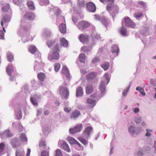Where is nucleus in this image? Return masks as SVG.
Listing matches in <instances>:
<instances>
[{
    "label": "nucleus",
    "instance_id": "f257e3e1",
    "mask_svg": "<svg viewBox=\"0 0 156 156\" xmlns=\"http://www.w3.org/2000/svg\"><path fill=\"white\" fill-rule=\"evenodd\" d=\"M110 81L108 73H105L104 75L103 78L101 81L99 86L101 94V97L103 96L105 93L106 85Z\"/></svg>",
    "mask_w": 156,
    "mask_h": 156
},
{
    "label": "nucleus",
    "instance_id": "f03ea898",
    "mask_svg": "<svg viewBox=\"0 0 156 156\" xmlns=\"http://www.w3.org/2000/svg\"><path fill=\"white\" fill-rule=\"evenodd\" d=\"M106 9L110 11L109 13L112 16L113 20L115 15L118 13V6L113 4V3H108L106 6Z\"/></svg>",
    "mask_w": 156,
    "mask_h": 156
},
{
    "label": "nucleus",
    "instance_id": "7ed1b4c3",
    "mask_svg": "<svg viewBox=\"0 0 156 156\" xmlns=\"http://www.w3.org/2000/svg\"><path fill=\"white\" fill-rule=\"evenodd\" d=\"M129 131L130 135L133 137H136L139 134L141 131L140 128L131 126L128 128Z\"/></svg>",
    "mask_w": 156,
    "mask_h": 156
},
{
    "label": "nucleus",
    "instance_id": "20e7f679",
    "mask_svg": "<svg viewBox=\"0 0 156 156\" xmlns=\"http://www.w3.org/2000/svg\"><path fill=\"white\" fill-rule=\"evenodd\" d=\"M90 26V23L85 21H82L79 22L76 26L78 29L81 31L84 30Z\"/></svg>",
    "mask_w": 156,
    "mask_h": 156
},
{
    "label": "nucleus",
    "instance_id": "39448f33",
    "mask_svg": "<svg viewBox=\"0 0 156 156\" xmlns=\"http://www.w3.org/2000/svg\"><path fill=\"white\" fill-rule=\"evenodd\" d=\"M60 94L62 97L65 99H67L69 96V93L66 87H60L59 90Z\"/></svg>",
    "mask_w": 156,
    "mask_h": 156
},
{
    "label": "nucleus",
    "instance_id": "423d86ee",
    "mask_svg": "<svg viewBox=\"0 0 156 156\" xmlns=\"http://www.w3.org/2000/svg\"><path fill=\"white\" fill-rule=\"evenodd\" d=\"M126 27L133 28L135 27V24L128 17H125L123 20Z\"/></svg>",
    "mask_w": 156,
    "mask_h": 156
},
{
    "label": "nucleus",
    "instance_id": "0eeeda50",
    "mask_svg": "<svg viewBox=\"0 0 156 156\" xmlns=\"http://www.w3.org/2000/svg\"><path fill=\"white\" fill-rule=\"evenodd\" d=\"M87 10L89 12H94L96 10L95 4L92 2H89L86 4Z\"/></svg>",
    "mask_w": 156,
    "mask_h": 156
},
{
    "label": "nucleus",
    "instance_id": "6e6552de",
    "mask_svg": "<svg viewBox=\"0 0 156 156\" xmlns=\"http://www.w3.org/2000/svg\"><path fill=\"white\" fill-rule=\"evenodd\" d=\"M59 57V55L58 52H55V51L52 52L50 53L48 56V58L49 60L58 59Z\"/></svg>",
    "mask_w": 156,
    "mask_h": 156
},
{
    "label": "nucleus",
    "instance_id": "1a4fd4ad",
    "mask_svg": "<svg viewBox=\"0 0 156 156\" xmlns=\"http://www.w3.org/2000/svg\"><path fill=\"white\" fill-rule=\"evenodd\" d=\"M11 143L12 148H16L20 146V141L16 138H14L12 139Z\"/></svg>",
    "mask_w": 156,
    "mask_h": 156
},
{
    "label": "nucleus",
    "instance_id": "9d476101",
    "mask_svg": "<svg viewBox=\"0 0 156 156\" xmlns=\"http://www.w3.org/2000/svg\"><path fill=\"white\" fill-rule=\"evenodd\" d=\"M11 17L9 15L7 14H3L2 21H1V25L2 26H3L4 23H6L9 22L10 21Z\"/></svg>",
    "mask_w": 156,
    "mask_h": 156
},
{
    "label": "nucleus",
    "instance_id": "9b49d317",
    "mask_svg": "<svg viewBox=\"0 0 156 156\" xmlns=\"http://www.w3.org/2000/svg\"><path fill=\"white\" fill-rule=\"evenodd\" d=\"M92 131V128L91 127L88 126L85 129L83 132V134L85 137L88 138L90 136L91 133Z\"/></svg>",
    "mask_w": 156,
    "mask_h": 156
},
{
    "label": "nucleus",
    "instance_id": "f8f14e48",
    "mask_svg": "<svg viewBox=\"0 0 156 156\" xmlns=\"http://www.w3.org/2000/svg\"><path fill=\"white\" fill-rule=\"evenodd\" d=\"M23 17L25 19L29 20H33L35 17V14L32 12H27L23 16Z\"/></svg>",
    "mask_w": 156,
    "mask_h": 156
},
{
    "label": "nucleus",
    "instance_id": "ddd939ff",
    "mask_svg": "<svg viewBox=\"0 0 156 156\" xmlns=\"http://www.w3.org/2000/svg\"><path fill=\"white\" fill-rule=\"evenodd\" d=\"M97 73L95 72H91L88 74L86 76V78L88 81H90L94 79L97 76Z\"/></svg>",
    "mask_w": 156,
    "mask_h": 156
},
{
    "label": "nucleus",
    "instance_id": "4468645a",
    "mask_svg": "<svg viewBox=\"0 0 156 156\" xmlns=\"http://www.w3.org/2000/svg\"><path fill=\"white\" fill-rule=\"evenodd\" d=\"M80 41L83 43H87L88 41V36L87 35L81 34L79 36Z\"/></svg>",
    "mask_w": 156,
    "mask_h": 156
},
{
    "label": "nucleus",
    "instance_id": "2eb2a0df",
    "mask_svg": "<svg viewBox=\"0 0 156 156\" xmlns=\"http://www.w3.org/2000/svg\"><path fill=\"white\" fill-rule=\"evenodd\" d=\"M62 73L65 75L67 79L70 78V74L68 69L66 66H64L62 69Z\"/></svg>",
    "mask_w": 156,
    "mask_h": 156
},
{
    "label": "nucleus",
    "instance_id": "dca6fc26",
    "mask_svg": "<svg viewBox=\"0 0 156 156\" xmlns=\"http://www.w3.org/2000/svg\"><path fill=\"white\" fill-rule=\"evenodd\" d=\"M83 94V88L81 86L79 87L76 89V96L80 97L82 96Z\"/></svg>",
    "mask_w": 156,
    "mask_h": 156
},
{
    "label": "nucleus",
    "instance_id": "f3484780",
    "mask_svg": "<svg viewBox=\"0 0 156 156\" xmlns=\"http://www.w3.org/2000/svg\"><path fill=\"white\" fill-rule=\"evenodd\" d=\"M0 137L2 139L3 138V136H5L6 137H11L12 136L13 134L10 133L9 130H6L2 134L0 133Z\"/></svg>",
    "mask_w": 156,
    "mask_h": 156
},
{
    "label": "nucleus",
    "instance_id": "a211bd4d",
    "mask_svg": "<svg viewBox=\"0 0 156 156\" xmlns=\"http://www.w3.org/2000/svg\"><path fill=\"white\" fill-rule=\"evenodd\" d=\"M140 33L142 35H147L149 34L148 29L146 27H143L140 29Z\"/></svg>",
    "mask_w": 156,
    "mask_h": 156
},
{
    "label": "nucleus",
    "instance_id": "6ab92c4d",
    "mask_svg": "<svg viewBox=\"0 0 156 156\" xmlns=\"http://www.w3.org/2000/svg\"><path fill=\"white\" fill-rule=\"evenodd\" d=\"M80 115V112L77 110L73 111L71 114V118L75 119L77 118Z\"/></svg>",
    "mask_w": 156,
    "mask_h": 156
},
{
    "label": "nucleus",
    "instance_id": "aec40b11",
    "mask_svg": "<svg viewBox=\"0 0 156 156\" xmlns=\"http://www.w3.org/2000/svg\"><path fill=\"white\" fill-rule=\"evenodd\" d=\"M87 103L90 105L91 108L93 107L96 105L95 100L92 99L88 98L87 100Z\"/></svg>",
    "mask_w": 156,
    "mask_h": 156
},
{
    "label": "nucleus",
    "instance_id": "412c9836",
    "mask_svg": "<svg viewBox=\"0 0 156 156\" xmlns=\"http://www.w3.org/2000/svg\"><path fill=\"white\" fill-rule=\"evenodd\" d=\"M86 93L87 94H91L93 91V88L91 85L87 84L86 87Z\"/></svg>",
    "mask_w": 156,
    "mask_h": 156
},
{
    "label": "nucleus",
    "instance_id": "4be33fe9",
    "mask_svg": "<svg viewBox=\"0 0 156 156\" xmlns=\"http://www.w3.org/2000/svg\"><path fill=\"white\" fill-rule=\"evenodd\" d=\"M61 148L64 150L68 152H70V150L69 148V146L67 143L65 142H64L61 145Z\"/></svg>",
    "mask_w": 156,
    "mask_h": 156
},
{
    "label": "nucleus",
    "instance_id": "5701e85b",
    "mask_svg": "<svg viewBox=\"0 0 156 156\" xmlns=\"http://www.w3.org/2000/svg\"><path fill=\"white\" fill-rule=\"evenodd\" d=\"M59 30L61 33H65L66 31V25L64 23L60 24L59 26Z\"/></svg>",
    "mask_w": 156,
    "mask_h": 156
},
{
    "label": "nucleus",
    "instance_id": "b1692460",
    "mask_svg": "<svg viewBox=\"0 0 156 156\" xmlns=\"http://www.w3.org/2000/svg\"><path fill=\"white\" fill-rule=\"evenodd\" d=\"M13 71V66L11 65H8L6 68V71L8 75L9 76H10L11 75L12 72Z\"/></svg>",
    "mask_w": 156,
    "mask_h": 156
},
{
    "label": "nucleus",
    "instance_id": "393cba45",
    "mask_svg": "<svg viewBox=\"0 0 156 156\" xmlns=\"http://www.w3.org/2000/svg\"><path fill=\"white\" fill-rule=\"evenodd\" d=\"M60 42L61 46L64 47H67L68 46V41L64 38L60 39Z\"/></svg>",
    "mask_w": 156,
    "mask_h": 156
},
{
    "label": "nucleus",
    "instance_id": "a878e982",
    "mask_svg": "<svg viewBox=\"0 0 156 156\" xmlns=\"http://www.w3.org/2000/svg\"><path fill=\"white\" fill-rule=\"evenodd\" d=\"M28 7L31 10H34L35 7L34 5V2L31 1H28L27 3Z\"/></svg>",
    "mask_w": 156,
    "mask_h": 156
},
{
    "label": "nucleus",
    "instance_id": "bb28decb",
    "mask_svg": "<svg viewBox=\"0 0 156 156\" xmlns=\"http://www.w3.org/2000/svg\"><path fill=\"white\" fill-rule=\"evenodd\" d=\"M119 48L116 45H113L112 47V53H116L117 55H118V52H119Z\"/></svg>",
    "mask_w": 156,
    "mask_h": 156
},
{
    "label": "nucleus",
    "instance_id": "cd10ccee",
    "mask_svg": "<svg viewBox=\"0 0 156 156\" xmlns=\"http://www.w3.org/2000/svg\"><path fill=\"white\" fill-rule=\"evenodd\" d=\"M120 32L123 36H127L128 35L127 30L125 27H122L120 30Z\"/></svg>",
    "mask_w": 156,
    "mask_h": 156
},
{
    "label": "nucleus",
    "instance_id": "c85d7f7f",
    "mask_svg": "<svg viewBox=\"0 0 156 156\" xmlns=\"http://www.w3.org/2000/svg\"><path fill=\"white\" fill-rule=\"evenodd\" d=\"M28 50L31 53L33 54L36 52L37 49L35 46L32 45L29 46Z\"/></svg>",
    "mask_w": 156,
    "mask_h": 156
},
{
    "label": "nucleus",
    "instance_id": "c756f323",
    "mask_svg": "<svg viewBox=\"0 0 156 156\" xmlns=\"http://www.w3.org/2000/svg\"><path fill=\"white\" fill-rule=\"evenodd\" d=\"M136 90L137 91H139L140 93L143 96H145L146 93L144 91V89L143 88H141L140 87H136Z\"/></svg>",
    "mask_w": 156,
    "mask_h": 156
},
{
    "label": "nucleus",
    "instance_id": "7c9ffc66",
    "mask_svg": "<svg viewBox=\"0 0 156 156\" xmlns=\"http://www.w3.org/2000/svg\"><path fill=\"white\" fill-rule=\"evenodd\" d=\"M67 139L69 142L71 144H75L76 142V140L74 138L72 137H68L67 138Z\"/></svg>",
    "mask_w": 156,
    "mask_h": 156
},
{
    "label": "nucleus",
    "instance_id": "2f4dec72",
    "mask_svg": "<svg viewBox=\"0 0 156 156\" xmlns=\"http://www.w3.org/2000/svg\"><path fill=\"white\" fill-rule=\"evenodd\" d=\"M85 58V55L84 54L82 53L80 55L79 59V60L81 62L84 63Z\"/></svg>",
    "mask_w": 156,
    "mask_h": 156
},
{
    "label": "nucleus",
    "instance_id": "473e14b6",
    "mask_svg": "<svg viewBox=\"0 0 156 156\" xmlns=\"http://www.w3.org/2000/svg\"><path fill=\"white\" fill-rule=\"evenodd\" d=\"M16 156H25L24 151H21L19 150H16Z\"/></svg>",
    "mask_w": 156,
    "mask_h": 156
},
{
    "label": "nucleus",
    "instance_id": "72a5a7b5",
    "mask_svg": "<svg viewBox=\"0 0 156 156\" xmlns=\"http://www.w3.org/2000/svg\"><path fill=\"white\" fill-rule=\"evenodd\" d=\"M38 78L41 81H43L45 78V75L44 73H40L38 74Z\"/></svg>",
    "mask_w": 156,
    "mask_h": 156
},
{
    "label": "nucleus",
    "instance_id": "f704fd0d",
    "mask_svg": "<svg viewBox=\"0 0 156 156\" xmlns=\"http://www.w3.org/2000/svg\"><path fill=\"white\" fill-rule=\"evenodd\" d=\"M101 66L104 70H106L108 69L109 67V65L108 62H106L101 65Z\"/></svg>",
    "mask_w": 156,
    "mask_h": 156
},
{
    "label": "nucleus",
    "instance_id": "c9c22d12",
    "mask_svg": "<svg viewBox=\"0 0 156 156\" xmlns=\"http://www.w3.org/2000/svg\"><path fill=\"white\" fill-rule=\"evenodd\" d=\"M144 154L143 152V149L142 148H140L139 150L137 151L136 156H143Z\"/></svg>",
    "mask_w": 156,
    "mask_h": 156
},
{
    "label": "nucleus",
    "instance_id": "e433bc0d",
    "mask_svg": "<svg viewBox=\"0 0 156 156\" xmlns=\"http://www.w3.org/2000/svg\"><path fill=\"white\" fill-rule=\"evenodd\" d=\"M77 127H75L73 129H70L69 130V132L70 133L74 134L77 132H79L80 131V129H78L79 130H76Z\"/></svg>",
    "mask_w": 156,
    "mask_h": 156
},
{
    "label": "nucleus",
    "instance_id": "4c0bfd02",
    "mask_svg": "<svg viewBox=\"0 0 156 156\" xmlns=\"http://www.w3.org/2000/svg\"><path fill=\"white\" fill-rule=\"evenodd\" d=\"M39 146L41 149H44L46 146L45 142L43 140H41L39 143Z\"/></svg>",
    "mask_w": 156,
    "mask_h": 156
},
{
    "label": "nucleus",
    "instance_id": "58836bf2",
    "mask_svg": "<svg viewBox=\"0 0 156 156\" xmlns=\"http://www.w3.org/2000/svg\"><path fill=\"white\" fill-rule=\"evenodd\" d=\"M7 55L8 61L9 62H11L12 60L13 59V55L10 52H8Z\"/></svg>",
    "mask_w": 156,
    "mask_h": 156
},
{
    "label": "nucleus",
    "instance_id": "ea45409f",
    "mask_svg": "<svg viewBox=\"0 0 156 156\" xmlns=\"http://www.w3.org/2000/svg\"><path fill=\"white\" fill-rule=\"evenodd\" d=\"M54 10L55 11V14L57 16H58L61 14V11L57 7H55Z\"/></svg>",
    "mask_w": 156,
    "mask_h": 156
},
{
    "label": "nucleus",
    "instance_id": "a19ab883",
    "mask_svg": "<svg viewBox=\"0 0 156 156\" xmlns=\"http://www.w3.org/2000/svg\"><path fill=\"white\" fill-rule=\"evenodd\" d=\"M91 50L90 47L84 46L81 48V50L85 52H88Z\"/></svg>",
    "mask_w": 156,
    "mask_h": 156
},
{
    "label": "nucleus",
    "instance_id": "79ce46f5",
    "mask_svg": "<svg viewBox=\"0 0 156 156\" xmlns=\"http://www.w3.org/2000/svg\"><path fill=\"white\" fill-rule=\"evenodd\" d=\"M30 101L35 106H38L37 101L35 98L33 97H31L30 98Z\"/></svg>",
    "mask_w": 156,
    "mask_h": 156
},
{
    "label": "nucleus",
    "instance_id": "37998d69",
    "mask_svg": "<svg viewBox=\"0 0 156 156\" xmlns=\"http://www.w3.org/2000/svg\"><path fill=\"white\" fill-rule=\"evenodd\" d=\"M78 5V7L80 8H83L85 6V1L82 0L79 2Z\"/></svg>",
    "mask_w": 156,
    "mask_h": 156
},
{
    "label": "nucleus",
    "instance_id": "c03bdc74",
    "mask_svg": "<svg viewBox=\"0 0 156 156\" xmlns=\"http://www.w3.org/2000/svg\"><path fill=\"white\" fill-rule=\"evenodd\" d=\"M59 47V45L58 44H57L55 45L53 48V51H55V52H58L59 51V49L58 47Z\"/></svg>",
    "mask_w": 156,
    "mask_h": 156
},
{
    "label": "nucleus",
    "instance_id": "a18cd8bd",
    "mask_svg": "<svg viewBox=\"0 0 156 156\" xmlns=\"http://www.w3.org/2000/svg\"><path fill=\"white\" fill-rule=\"evenodd\" d=\"M54 43V41L50 40L48 41L47 42V44L49 48L51 47Z\"/></svg>",
    "mask_w": 156,
    "mask_h": 156
},
{
    "label": "nucleus",
    "instance_id": "49530a36",
    "mask_svg": "<svg viewBox=\"0 0 156 156\" xmlns=\"http://www.w3.org/2000/svg\"><path fill=\"white\" fill-rule=\"evenodd\" d=\"M20 137L21 141H26L27 140V139L25 136V135L24 133L21 134L20 136Z\"/></svg>",
    "mask_w": 156,
    "mask_h": 156
},
{
    "label": "nucleus",
    "instance_id": "de8ad7c7",
    "mask_svg": "<svg viewBox=\"0 0 156 156\" xmlns=\"http://www.w3.org/2000/svg\"><path fill=\"white\" fill-rule=\"evenodd\" d=\"M146 131L147 133L145 134V136L148 137H150L151 135V133L152 132V130L147 129H146Z\"/></svg>",
    "mask_w": 156,
    "mask_h": 156
},
{
    "label": "nucleus",
    "instance_id": "09e8293b",
    "mask_svg": "<svg viewBox=\"0 0 156 156\" xmlns=\"http://www.w3.org/2000/svg\"><path fill=\"white\" fill-rule=\"evenodd\" d=\"M101 21L105 27H106L107 26L108 23L105 18H102L101 19Z\"/></svg>",
    "mask_w": 156,
    "mask_h": 156
},
{
    "label": "nucleus",
    "instance_id": "8fccbe9b",
    "mask_svg": "<svg viewBox=\"0 0 156 156\" xmlns=\"http://www.w3.org/2000/svg\"><path fill=\"white\" fill-rule=\"evenodd\" d=\"M60 67V64L59 63H56L54 65L55 70L56 72H58Z\"/></svg>",
    "mask_w": 156,
    "mask_h": 156
},
{
    "label": "nucleus",
    "instance_id": "3c124183",
    "mask_svg": "<svg viewBox=\"0 0 156 156\" xmlns=\"http://www.w3.org/2000/svg\"><path fill=\"white\" fill-rule=\"evenodd\" d=\"M9 4H8L2 8V10L3 11L6 12L9 9Z\"/></svg>",
    "mask_w": 156,
    "mask_h": 156
},
{
    "label": "nucleus",
    "instance_id": "603ef678",
    "mask_svg": "<svg viewBox=\"0 0 156 156\" xmlns=\"http://www.w3.org/2000/svg\"><path fill=\"white\" fill-rule=\"evenodd\" d=\"M79 140L83 144L87 145V142L85 139L81 137H79L78 138Z\"/></svg>",
    "mask_w": 156,
    "mask_h": 156
},
{
    "label": "nucleus",
    "instance_id": "864d4df0",
    "mask_svg": "<svg viewBox=\"0 0 156 156\" xmlns=\"http://www.w3.org/2000/svg\"><path fill=\"white\" fill-rule=\"evenodd\" d=\"M55 156H62L61 151L59 149L55 151Z\"/></svg>",
    "mask_w": 156,
    "mask_h": 156
},
{
    "label": "nucleus",
    "instance_id": "5fc2aeb1",
    "mask_svg": "<svg viewBox=\"0 0 156 156\" xmlns=\"http://www.w3.org/2000/svg\"><path fill=\"white\" fill-rule=\"evenodd\" d=\"M5 148V144L3 143H1L0 144V153L3 151Z\"/></svg>",
    "mask_w": 156,
    "mask_h": 156
},
{
    "label": "nucleus",
    "instance_id": "6e6d98bb",
    "mask_svg": "<svg viewBox=\"0 0 156 156\" xmlns=\"http://www.w3.org/2000/svg\"><path fill=\"white\" fill-rule=\"evenodd\" d=\"M17 119H20L22 117V113L20 110H19L17 114Z\"/></svg>",
    "mask_w": 156,
    "mask_h": 156
},
{
    "label": "nucleus",
    "instance_id": "4d7b16f0",
    "mask_svg": "<svg viewBox=\"0 0 156 156\" xmlns=\"http://www.w3.org/2000/svg\"><path fill=\"white\" fill-rule=\"evenodd\" d=\"M30 37L29 36H28L27 37H23L22 39V40L23 42H25V41H28L30 40V39H29V37ZM33 40V39H31V40L32 41Z\"/></svg>",
    "mask_w": 156,
    "mask_h": 156
},
{
    "label": "nucleus",
    "instance_id": "13d9d810",
    "mask_svg": "<svg viewBox=\"0 0 156 156\" xmlns=\"http://www.w3.org/2000/svg\"><path fill=\"white\" fill-rule=\"evenodd\" d=\"M130 85H129L122 93V95L124 96H126L129 89Z\"/></svg>",
    "mask_w": 156,
    "mask_h": 156
},
{
    "label": "nucleus",
    "instance_id": "bf43d9fd",
    "mask_svg": "<svg viewBox=\"0 0 156 156\" xmlns=\"http://www.w3.org/2000/svg\"><path fill=\"white\" fill-rule=\"evenodd\" d=\"M100 61V59L98 57H95L92 60V63H93L98 62Z\"/></svg>",
    "mask_w": 156,
    "mask_h": 156
},
{
    "label": "nucleus",
    "instance_id": "052dcab7",
    "mask_svg": "<svg viewBox=\"0 0 156 156\" xmlns=\"http://www.w3.org/2000/svg\"><path fill=\"white\" fill-rule=\"evenodd\" d=\"M142 121V118L141 117H137L135 118L134 121L136 123H139Z\"/></svg>",
    "mask_w": 156,
    "mask_h": 156
},
{
    "label": "nucleus",
    "instance_id": "680f3d73",
    "mask_svg": "<svg viewBox=\"0 0 156 156\" xmlns=\"http://www.w3.org/2000/svg\"><path fill=\"white\" fill-rule=\"evenodd\" d=\"M143 151L144 150L147 153L149 152L151 150V148L148 146H145L143 148Z\"/></svg>",
    "mask_w": 156,
    "mask_h": 156
},
{
    "label": "nucleus",
    "instance_id": "e2e57ef3",
    "mask_svg": "<svg viewBox=\"0 0 156 156\" xmlns=\"http://www.w3.org/2000/svg\"><path fill=\"white\" fill-rule=\"evenodd\" d=\"M44 34H45L46 36L47 37L50 36L51 35V33L50 31L48 30H44Z\"/></svg>",
    "mask_w": 156,
    "mask_h": 156
},
{
    "label": "nucleus",
    "instance_id": "0e129e2a",
    "mask_svg": "<svg viewBox=\"0 0 156 156\" xmlns=\"http://www.w3.org/2000/svg\"><path fill=\"white\" fill-rule=\"evenodd\" d=\"M75 127H77L76 130H77L80 129V131L82 130L83 129L82 125L81 124H79L76 125Z\"/></svg>",
    "mask_w": 156,
    "mask_h": 156
},
{
    "label": "nucleus",
    "instance_id": "69168bd1",
    "mask_svg": "<svg viewBox=\"0 0 156 156\" xmlns=\"http://www.w3.org/2000/svg\"><path fill=\"white\" fill-rule=\"evenodd\" d=\"M41 156H49V153L47 151H44L42 152Z\"/></svg>",
    "mask_w": 156,
    "mask_h": 156
},
{
    "label": "nucleus",
    "instance_id": "338daca9",
    "mask_svg": "<svg viewBox=\"0 0 156 156\" xmlns=\"http://www.w3.org/2000/svg\"><path fill=\"white\" fill-rule=\"evenodd\" d=\"M142 13L141 12H138L134 14V16L136 18H140L142 16Z\"/></svg>",
    "mask_w": 156,
    "mask_h": 156
},
{
    "label": "nucleus",
    "instance_id": "774afa93",
    "mask_svg": "<svg viewBox=\"0 0 156 156\" xmlns=\"http://www.w3.org/2000/svg\"><path fill=\"white\" fill-rule=\"evenodd\" d=\"M4 33L2 30H0V39H4Z\"/></svg>",
    "mask_w": 156,
    "mask_h": 156
}]
</instances>
